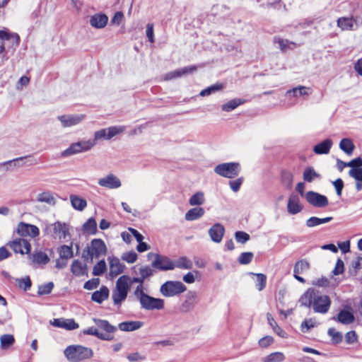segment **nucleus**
Instances as JSON below:
<instances>
[{
	"label": "nucleus",
	"mask_w": 362,
	"mask_h": 362,
	"mask_svg": "<svg viewBox=\"0 0 362 362\" xmlns=\"http://www.w3.org/2000/svg\"><path fill=\"white\" fill-rule=\"evenodd\" d=\"M109 289L106 286H102L100 290L95 291L91 299L98 303H101L108 298Z\"/></svg>",
	"instance_id": "obj_34"
},
{
	"label": "nucleus",
	"mask_w": 362,
	"mask_h": 362,
	"mask_svg": "<svg viewBox=\"0 0 362 362\" xmlns=\"http://www.w3.org/2000/svg\"><path fill=\"white\" fill-rule=\"evenodd\" d=\"M1 346L3 349H8L14 342V337L11 334H4L0 338Z\"/></svg>",
	"instance_id": "obj_56"
},
{
	"label": "nucleus",
	"mask_w": 362,
	"mask_h": 362,
	"mask_svg": "<svg viewBox=\"0 0 362 362\" xmlns=\"http://www.w3.org/2000/svg\"><path fill=\"white\" fill-rule=\"evenodd\" d=\"M274 341L273 337L267 335L261 338L258 341V345L263 349L269 347Z\"/></svg>",
	"instance_id": "obj_59"
},
{
	"label": "nucleus",
	"mask_w": 362,
	"mask_h": 362,
	"mask_svg": "<svg viewBox=\"0 0 362 362\" xmlns=\"http://www.w3.org/2000/svg\"><path fill=\"white\" fill-rule=\"evenodd\" d=\"M205 211L202 207H194L190 209L185 215V218L188 221L197 220L202 217Z\"/></svg>",
	"instance_id": "obj_32"
},
{
	"label": "nucleus",
	"mask_w": 362,
	"mask_h": 362,
	"mask_svg": "<svg viewBox=\"0 0 362 362\" xmlns=\"http://www.w3.org/2000/svg\"><path fill=\"white\" fill-rule=\"evenodd\" d=\"M57 250L61 259H68L74 256L72 243L70 245H62Z\"/></svg>",
	"instance_id": "obj_43"
},
{
	"label": "nucleus",
	"mask_w": 362,
	"mask_h": 362,
	"mask_svg": "<svg viewBox=\"0 0 362 362\" xmlns=\"http://www.w3.org/2000/svg\"><path fill=\"white\" fill-rule=\"evenodd\" d=\"M78 327V325L73 319H64L62 328L66 330H74Z\"/></svg>",
	"instance_id": "obj_62"
},
{
	"label": "nucleus",
	"mask_w": 362,
	"mask_h": 362,
	"mask_svg": "<svg viewBox=\"0 0 362 362\" xmlns=\"http://www.w3.org/2000/svg\"><path fill=\"white\" fill-rule=\"evenodd\" d=\"M274 42L279 45V49L282 52H286L287 50L292 49L296 47V44L295 42L279 37H275L274 38Z\"/></svg>",
	"instance_id": "obj_36"
},
{
	"label": "nucleus",
	"mask_w": 362,
	"mask_h": 362,
	"mask_svg": "<svg viewBox=\"0 0 362 362\" xmlns=\"http://www.w3.org/2000/svg\"><path fill=\"white\" fill-rule=\"evenodd\" d=\"M64 354L68 361L78 362L90 358L93 355V351L91 349L81 345H71L64 349Z\"/></svg>",
	"instance_id": "obj_3"
},
{
	"label": "nucleus",
	"mask_w": 362,
	"mask_h": 362,
	"mask_svg": "<svg viewBox=\"0 0 362 362\" xmlns=\"http://www.w3.org/2000/svg\"><path fill=\"white\" fill-rule=\"evenodd\" d=\"M16 232L21 236L35 237L39 234V229L34 225L21 223L17 227Z\"/></svg>",
	"instance_id": "obj_20"
},
{
	"label": "nucleus",
	"mask_w": 362,
	"mask_h": 362,
	"mask_svg": "<svg viewBox=\"0 0 362 362\" xmlns=\"http://www.w3.org/2000/svg\"><path fill=\"white\" fill-rule=\"evenodd\" d=\"M337 24L342 30H354L362 25V18L341 17L337 19Z\"/></svg>",
	"instance_id": "obj_11"
},
{
	"label": "nucleus",
	"mask_w": 362,
	"mask_h": 362,
	"mask_svg": "<svg viewBox=\"0 0 362 362\" xmlns=\"http://www.w3.org/2000/svg\"><path fill=\"white\" fill-rule=\"evenodd\" d=\"M84 334L93 335L102 340L110 341L112 338L109 335H104L103 333L100 332L97 328L91 327L83 330Z\"/></svg>",
	"instance_id": "obj_47"
},
{
	"label": "nucleus",
	"mask_w": 362,
	"mask_h": 362,
	"mask_svg": "<svg viewBox=\"0 0 362 362\" xmlns=\"http://www.w3.org/2000/svg\"><path fill=\"white\" fill-rule=\"evenodd\" d=\"M137 257V254L134 251L124 252L121 256V259L129 264L134 263Z\"/></svg>",
	"instance_id": "obj_57"
},
{
	"label": "nucleus",
	"mask_w": 362,
	"mask_h": 362,
	"mask_svg": "<svg viewBox=\"0 0 362 362\" xmlns=\"http://www.w3.org/2000/svg\"><path fill=\"white\" fill-rule=\"evenodd\" d=\"M89 22L92 27L100 29L106 26L108 18L105 14L96 13L90 17Z\"/></svg>",
	"instance_id": "obj_25"
},
{
	"label": "nucleus",
	"mask_w": 362,
	"mask_h": 362,
	"mask_svg": "<svg viewBox=\"0 0 362 362\" xmlns=\"http://www.w3.org/2000/svg\"><path fill=\"white\" fill-rule=\"evenodd\" d=\"M311 93V89L309 87L299 86L292 89L288 90L286 95L288 97L298 98L299 96L308 95Z\"/></svg>",
	"instance_id": "obj_30"
},
{
	"label": "nucleus",
	"mask_w": 362,
	"mask_h": 362,
	"mask_svg": "<svg viewBox=\"0 0 362 362\" xmlns=\"http://www.w3.org/2000/svg\"><path fill=\"white\" fill-rule=\"evenodd\" d=\"M69 198L72 207L76 210L81 211L87 206L86 200L78 195L71 194Z\"/></svg>",
	"instance_id": "obj_33"
},
{
	"label": "nucleus",
	"mask_w": 362,
	"mask_h": 362,
	"mask_svg": "<svg viewBox=\"0 0 362 362\" xmlns=\"http://www.w3.org/2000/svg\"><path fill=\"white\" fill-rule=\"evenodd\" d=\"M309 263L307 261L299 260L294 265L293 274H303L305 271H307L309 269Z\"/></svg>",
	"instance_id": "obj_51"
},
{
	"label": "nucleus",
	"mask_w": 362,
	"mask_h": 362,
	"mask_svg": "<svg viewBox=\"0 0 362 362\" xmlns=\"http://www.w3.org/2000/svg\"><path fill=\"white\" fill-rule=\"evenodd\" d=\"M197 294L194 291H189L186 295L185 300L182 303L180 307V310L182 313H188L192 310L196 304Z\"/></svg>",
	"instance_id": "obj_21"
},
{
	"label": "nucleus",
	"mask_w": 362,
	"mask_h": 362,
	"mask_svg": "<svg viewBox=\"0 0 362 362\" xmlns=\"http://www.w3.org/2000/svg\"><path fill=\"white\" fill-rule=\"evenodd\" d=\"M187 287L179 281H167L163 284L159 289L161 295L166 298L174 297L184 293Z\"/></svg>",
	"instance_id": "obj_5"
},
{
	"label": "nucleus",
	"mask_w": 362,
	"mask_h": 362,
	"mask_svg": "<svg viewBox=\"0 0 362 362\" xmlns=\"http://www.w3.org/2000/svg\"><path fill=\"white\" fill-rule=\"evenodd\" d=\"M305 198L310 205L317 208H324L329 204V201L326 196L313 191L308 192L305 194Z\"/></svg>",
	"instance_id": "obj_12"
},
{
	"label": "nucleus",
	"mask_w": 362,
	"mask_h": 362,
	"mask_svg": "<svg viewBox=\"0 0 362 362\" xmlns=\"http://www.w3.org/2000/svg\"><path fill=\"white\" fill-rule=\"evenodd\" d=\"M53 236L59 240H66L70 238L69 226L65 223L57 221L52 225Z\"/></svg>",
	"instance_id": "obj_14"
},
{
	"label": "nucleus",
	"mask_w": 362,
	"mask_h": 362,
	"mask_svg": "<svg viewBox=\"0 0 362 362\" xmlns=\"http://www.w3.org/2000/svg\"><path fill=\"white\" fill-rule=\"evenodd\" d=\"M197 70L196 66H189L179 69L170 72L165 74L163 76L165 81L172 80L176 78H179L183 75H186L189 73H192Z\"/></svg>",
	"instance_id": "obj_22"
},
{
	"label": "nucleus",
	"mask_w": 362,
	"mask_h": 362,
	"mask_svg": "<svg viewBox=\"0 0 362 362\" xmlns=\"http://www.w3.org/2000/svg\"><path fill=\"white\" fill-rule=\"evenodd\" d=\"M107 262L109 263V276L115 278L119 274L123 273L125 269V265L120 261V259L113 255L107 257Z\"/></svg>",
	"instance_id": "obj_16"
},
{
	"label": "nucleus",
	"mask_w": 362,
	"mask_h": 362,
	"mask_svg": "<svg viewBox=\"0 0 362 362\" xmlns=\"http://www.w3.org/2000/svg\"><path fill=\"white\" fill-rule=\"evenodd\" d=\"M19 37L17 34L11 33L7 30H0V53L6 49H13L18 46Z\"/></svg>",
	"instance_id": "obj_9"
},
{
	"label": "nucleus",
	"mask_w": 362,
	"mask_h": 362,
	"mask_svg": "<svg viewBox=\"0 0 362 362\" xmlns=\"http://www.w3.org/2000/svg\"><path fill=\"white\" fill-rule=\"evenodd\" d=\"M339 148L348 156H351L355 148L353 141L350 139H342L339 142Z\"/></svg>",
	"instance_id": "obj_38"
},
{
	"label": "nucleus",
	"mask_w": 362,
	"mask_h": 362,
	"mask_svg": "<svg viewBox=\"0 0 362 362\" xmlns=\"http://www.w3.org/2000/svg\"><path fill=\"white\" fill-rule=\"evenodd\" d=\"M124 130L125 127L124 126H112L108 128L101 129L95 132L93 140H95V144L99 140H110L114 136L122 133Z\"/></svg>",
	"instance_id": "obj_10"
},
{
	"label": "nucleus",
	"mask_w": 362,
	"mask_h": 362,
	"mask_svg": "<svg viewBox=\"0 0 362 362\" xmlns=\"http://www.w3.org/2000/svg\"><path fill=\"white\" fill-rule=\"evenodd\" d=\"M95 145V140H93V139L75 142L71 144L66 150L63 151L62 152V156L67 157L74 154L86 152L93 148Z\"/></svg>",
	"instance_id": "obj_6"
},
{
	"label": "nucleus",
	"mask_w": 362,
	"mask_h": 362,
	"mask_svg": "<svg viewBox=\"0 0 362 362\" xmlns=\"http://www.w3.org/2000/svg\"><path fill=\"white\" fill-rule=\"evenodd\" d=\"M284 355L281 352H274L262 358L263 362H280L284 361Z\"/></svg>",
	"instance_id": "obj_50"
},
{
	"label": "nucleus",
	"mask_w": 362,
	"mask_h": 362,
	"mask_svg": "<svg viewBox=\"0 0 362 362\" xmlns=\"http://www.w3.org/2000/svg\"><path fill=\"white\" fill-rule=\"evenodd\" d=\"M129 276L122 275L116 281L115 287L112 292V300L113 304L117 307H120L122 303L126 300L129 291L128 285Z\"/></svg>",
	"instance_id": "obj_2"
},
{
	"label": "nucleus",
	"mask_w": 362,
	"mask_h": 362,
	"mask_svg": "<svg viewBox=\"0 0 362 362\" xmlns=\"http://www.w3.org/2000/svg\"><path fill=\"white\" fill-rule=\"evenodd\" d=\"M127 358L131 362H139L146 359V356L140 354L139 352L129 354L127 355Z\"/></svg>",
	"instance_id": "obj_64"
},
{
	"label": "nucleus",
	"mask_w": 362,
	"mask_h": 362,
	"mask_svg": "<svg viewBox=\"0 0 362 362\" xmlns=\"http://www.w3.org/2000/svg\"><path fill=\"white\" fill-rule=\"evenodd\" d=\"M349 175L356 180V189L358 192L362 190V168L350 169Z\"/></svg>",
	"instance_id": "obj_35"
},
{
	"label": "nucleus",
	"mask_w": 362,
	"mask_h": 362,
	"mask_svg": "<svg viewBox=\"0 0 362 362\" xmlns=\"http://www.w3.org/2000/svg\"><path fill=\"white\" fill-rule=\"evenodd\" d=\"M332 146V140L330 139H326L314 146L313 151L317 155L328 154Z\"/></svg>",
	"instance_id": "obj_26"
},
{
	"label": "nucleus",
	"mask_w": 362,
	"mask_h": 362,
	"mask_svg": "<svg viewBox=\"0 0 362 362\" xmlns=\"http://www.w3.org/2000/svg\"><path fill=\"white\" fill-rule=\"evenodd\" d=\"M135 298L139 300L141 308L146 310H163L165 306L163 299L152 297L144 291L139 293Z\"/></svg>",
	"instance_id": "obj_4"
},
{
	"label": "nucleus",
	"mask_w": 362,
	"mask_h": 362,
	"mask_svg": "<svg viewBox=\"0 0 362 362\" xmlns=\"http://www.w3.org/2000/svg\"><path fill=\"white\" fill-rule=\"evenodd\" d=\"M332 217L318 218L312 216L306 221V226L308 228H313L321 224L327 223L332 220Z\"/></svg>",
	"instance_id": "obj_41"
},
{
	"label": "nucleus",
	"mask_w": 362,
	"mask_h": 362,
	"mask_svg": "<svg viewBox=\"0 0 362 362\" xmlns=\"http://www.w3.org/2000/svg\"><path fill=\"white\" fill-rule=\"evenodd\" d=\"M224 233L225 228L222 224L219 223L214 224L209 229V235L211 238V240L216 243H219L222 241Z\"/></svg>",
	"instance_id": "obj_19"
},
{
	"label": "nucleus",
	"mask_w": 362,
	"mask_h": 362,
	"mask_svg": "<svg viewBox=\"0 0 362 362\" xmlns=\"http://www.w3.org/2000/svg\"><path fill=\"white\" fill-rule=\"evenodd\" d=\"M253 257L252 252H243L238 257V261L242 264H247L251 262Z\"/></svg>",
	"instance_id": "obj_60"
},
{
	"label": "nucleus",
	"mask_w": 362,
	"mask_h": 362,
	"mask_svg": "<svg viewBox=\"0 0 362 362\" xmlns=\"http://www.w3.org/2000/svg\"><path fill=\"white\" fill-rule=\"evenodd\" d=\"M293 174L290 171L283 170L281 172V182L286 187H291L293 184Z\"/></svg>",
	"instance_id": "obj_52"
},
{
	"label": "nucleus",
	"mask_w": 362,
	"mask_h": 362,
	"mask_svg": "<svg viewBox=\"0 0 362 362\" xmlns=\"http://www.w3.org/2000/svg\"><path fill=\"white\" fill-rule=\"evenodd\" d=\"M106 269L107 265L105 261L101 259L93 267L92 273L94 276H100L106 271Z\"/></svg>",
	"instance_id": "obj_53"
},
{
	"label": "nucleus",
	"mask_w": 362,
	"mask_h": 362,
	"mask_svg": "<svg viewBox=\"0 0 362 362\" xmlns=\"http://www.w3.org/2000/svg\"><path fill=\"white\" fill-rule=\"evenodd\" d=\"M8 245L16 253L30 254L31 245L30 243L23 238L16 239L8 243Z\"/></svg>",
	"instance_id": "obj_18"
},
{
	"label": "nucleus",
	"mask_w": 362,
	"mask_h": 362,
	"mask_svg": "<svg viewBox=\"0 0 362 362\" xmlns=\"http://www.w3.org/2000/svg\"><path fill=\"white\" fill-rule=\"evenodd\" d=\"M223 88V85L220 83L214 84L211 86H209L199 93V95L202 97H205L211 95L216 92L221 90Z\"/></svg>",
	"instance_id": "obj_49"
},
{
	"label": "nucleus",
	"mask_w": 362,
	"mask_h": 362,
	"mask_svg": "<svg viewBox=\"0 0 362 362\" xmlns=\"http://www.w3.org/2000/svg\"><path fill=\"white\" fill-rule=\"evenodd\" d=\"M154 256L155 259L151 263L153 267L163 271L175 269L174 262L169 257L158 254L154 255Z\"/></svg>",
	"instance_id": "obj_15"
},
{
	"label": "nucleus",
	"mask_w": 362,
	"mask_h": 362,
	"mask_svg": "<svg viewBox=\"0 0 362 362\" xmlns=\"http://www.w3.org/2000/svg\"><path fill=\"white\" fill-rule=\"evenodd\" d=\"M303 206L300 203L299 197L296 194L289 197L287 204V211L288 214L294 215L300 212Z\"/></svg>",
	"instance_id": "obj_23"
},
{
	"label": "nucleus",
	"mask_w": 362,
	"mask_h": 362,
	"mask_svg": "<svg viewBox=\"0 0 362 362\" xmlns=\"http://www.w3.org/2000/svg\"><path fill=\"white\" fill-rule=\"evenodd\" d=\"M267 319L274 332H275L281 337H286V333L278 325L273 316L270 313L267 314Z\"/></svg>",
	"instance_id": "obj_37"
},
{
	"label": "nucleus",
	"mask_w": 362,
	"mask_h": 362,
	"mask_svg": "<svg viewBox=\"0 0 362 362\" xmlns=\"http://www.w3.org/2000/svg\"><path fill=\"white\" fill-rule=\"evenodd\" d=\"M333 320H337L343 325H350L354 322L355 317L351 312L346 310H341L336 317H333Z\"/></svg>",
	"instance_id": "obj_28"
},
{
	"label": "nucleus",
	"mask_w": 362,
	"mask_h": 362,
	"mask_svg": "<svg viewBox=\"0 0 362 362\" xmlns=\"http://www.w3.org/2000/svg\"><path fill=\"white\" fill-rule=\"evenodd\" d=\"M245 103L244 100L235 98L221 105V110L224 112H230Z\"/></svg>",
	"instance_id": "obj_40"
},
{
	"label": "nucleus",
	"mask_w": 362,
	"mask_h": 362,
	"mask_svg": "<svg viewBox=\"0 0 362 362\" xmlns=\"http://www.w3.org/2000/svg\"><path fill=\"white\" fill-rule=\"evenodd\" d=\"M240 171L239 163H224L218 164L214 168V172L222 177L227 178H233L236 177Z\"/></svg>",
	"instance_id": "obj_7"
},
{
	"label": "nucleus",
	"mask_w": 362,
	"mask_h": 362,
	"mask_svg": "<svg viewBox=\"0 0 362 362\" xmlns=\"http://www.w3.org/2000/svg\"><path fill=\"white\" fill-rule=\"evenodd\" d=\"M144 279H143V278L141 276H138V277H130L129 276V281H128V285L130 286V284H133V283H136L138 284V285L136 286V287L135 288V289L134 290V292H133V294L134 296H137L139 293H142L144 291Z\"/></svg>",
	"instance_id": "obj_39"
},
{
	"label": "nucleus",
	"mask_w": 362,
	"mask_h": 362,
	"mask_svg": "<svg viewBox=\"0 0 362 362\" xmlns=\"http://www.w3.org/2000/svg\"><path fill=\"white\" fill-rule=\"evenodd\" d=\"M329 336L334 344H339L342 341L343 336L341 332L337 331L334 328H329L327 331Z\"/></svg>",
	"instance_id": "obj_58"
},
{
	"label": "nucleus",
	"mask_w": 362,
	"mask_h": 362,
	"mask_svg": "<svg viewBox=\"0 0 362 362\" xmlns=\"http://www.w3.org/2000/svg\"><path fill=\"white\" fill-rule=\"evenodd\" d=\"M71 271L76 276H88L86 264L78 259H75L72 262Z\"/></svg>",
	"instance_id": "obj_24"
},
{
	"label": "nucleus",
	"mask_w": 362,
	"mask_h": 362,
	"mask_svg": "<svg viewBox=\"0 0 362 362\" xmlns=\"http://www.w3.org/2000/svg\"><path fill=\"white\" fill-rule=\"evenodd\" d=\"M320 175L317 173L313 168L308 167L304 170L303 180L305 182H311L315 179H320Z\"/></svg>",
	"instance_id": "obj_45"
},
{
	"label": "nucleus",
	"mask_w": 362,
	"mask_h": 362,
	"mask_svg": "<svg viewBox=\"0 0 362 362\" xmlns=\"http://www.w3.org/2000/svg\"><path fill=\"white\" fill-rule=\"evenodd\" d=\"M235 238L237 242L244 244L250 239V235L245 232L237 231Z\"/></svg>",
	"instance_id": "obj_63"
},
{
	"label": "nucleus",
	"mask_w": 362,
	"mask_h": 362,
	"mask_svg": "<svg viewBox=\"0 0 362 362\" xmlns=\"http://www.w3.org/2000/svg\"><path fill=\"white\" fill-rule=\"evenodd\" d=\"M175 268L182 269H191L193 267L192 262L187 257H180L174 262Z\"/></svg>",
	"instance_id": "obj_42"
},
{
	"label": "nucleus",
	"mask_w": 362,
	"mask_h": 362,
	"mask_svg": "<svg viewBox=\"0 0 362 362\" xmlns=\"http://www.w3.org/2000/svg\"><path fill=\"white\" fill-rule=\"evenodd\" d=\"M256 276V284L255 286L258 291H262L264 288L267 282V276L264 274H253Z\"/></svg>",
	"instance_id": "obj_54"
},
{
	"label": "nucleus",
	"mask_w": 362,
	"mask_h": 362,
	"mask_svg": "<svg viewBox=\"0 0 362 362\" xmlns=\"http://www.w3.org/2000/svg\"><path fill=\"white\" fill-rule=\"evenodd\" d=\"M205 202L204 193L197 192L194 194L189 199V204L191 206H201Z\"/></svg>",
	"instance_id": "obj_46"
},
{
	"label": "nucleus",
	"mask_w": 362,
	"mask_h": 362,
	"mask_svg": "<svg viewBox=\"0 0 362 362\" xmlns=\"http://www.w3.org/2000/svg\"><path fill=\"white\" fill-rule=\"evenodd\" d=\"M83 231L86 233L94 235L97 231V223L93 218H88L83 225Z\"/></svg>",
	"instance_id": "obj_44"
},
{
	"label": "nucleus",
	"mask_w": 362,
	"mask_h": 362,
	"mask_svg": "<svg viewBox=\"0 0 362 362\" xmlns=\"http://www.w3.org/2000/svg\"><path fill=\"white\" fill-rule=\"evenodd\" d=\"M144 325L141 321H125L118 325V328L123 332H133L140 329Z\"/></svg>",
	"instance_id": "obj_29"
},
{
	"label": "nucleus",
	"mask_w": 362,
	"mask_h": 362,
	"mask_svg": "<svg viewBox=\"0 0 362 362\" xmlns=\"http://www.w3.org/2000/svg\"><path fill=\"white\" fill-rule=\"evenodd\" d=\"M86 118L84 114L64 115L58 117L64 127H71L80 124Z\"/></svg>",
	"instance_id": "obj_17"
},
{
	"label": "nucleus",
	"mask_w": 362,
	"mask_h": 362,
	"mask_svg": "<svg viewBox=\"0 0 362 362\" xmlns=\"http://www.w3.org/2000/svg\"><path fill=\"white\" fill-rule=\"evenodd\" d=\"M99 186L110 189H118L122 186L120 179L113 173H108L105 176L98 179Z\"/></svg>",
	"instance_id": "obj_13"
},
{
	"label": "nucleus",
	"mask_w": 362,
	"mask_h": 362,
	"mask_svg": "<svg viewBox=\"0 0 362 362\" xmlns=\"http://www.w3.org/2000/svg\"><path fill=\"white\" fill-rule=\"evenodd\" d=\"M299 303L301 306L312 308L317 313H327L331 306V299L327 295L320 293V291L310 288L300 297Z\"/></svg>",
	"instance_id": "obj_1"
},
{
	"label": "nucleus",
	"mask_w": 362,
	"mask_h": 362,
	"mask_svg": "<svg viewBox=\"0 0 362 362\" xmlns=\"http://www.w3.org/2000/svg\"><path fill=\"white\" fill-rule=\"evenodd\" d=\"M317 326V322L315 319L309 318L305 320L300 325V330L305 333L308 332L310 329Z\"/></svg>",
	"instance_id": "obj_55"
},
{
	"label": "nucleus",
	"mask_w": 362,
	"mask_h": 362,
	"mask_svg": "<svg viewBox=\"0 0 362 362\" xmlns=\"http://www.w3.org/2000/svg\"><path fill=\"white\" fill-rule=\"evenodd\" d=\"M153 269L149 266H143L139 268V274L143 279H146L153 275Z\"/></svg>",
	"instance_id": "obj_61"
},
{
	"label": "nucleus",
	"mask_w": 362,
	"mask_h": 362,
	"mask_svg": "<svg viewBox=\"0 0 362 362\" xmlns=\"http://www.w3.org/2000/svg\"><path fill=\"white\" fill-rule=\"evenodd\" d=\"M13 280L16 281L17 286L21 289L28 291L31 287V281L28 276L23 278H16L13 279Z\"/></svg>",
	"instance_id": "obj_48"
},
{
	"label": "nucleus",
	"mask_w": 362,
	"mask_h": 362,
	"mask_svg": "<svg viewBox=\"0 0 362 362\" xmlns=\"http://www.w3.org/2000/svg\"><path fill=\"white\" fill-rule=\"evenodd\" d=\"M107 251L105 242L100 238H95L91 240L86 247L87 255L92 260L106 255Z\"/></svg>",
	"instance_id": "obj_8"
},
{
	"label": "nucleus",
	"mask_w": 362,
	"mask_h": 362,
	"mask_svg": "<svg viewBox=\"0 0 362 362\" xmlns=\"http://www.w3.org/2000/svg\"><path fill=\"white\" fill-rule=\"evenodd\" d=\"M93 320L100 329L105 332L103 333L104 335H109L112 339H113L112 333L117 330V327L111 325L108 321L105 320L93 318Z\"/></svg>",
	"instance_id": "obj_27"
},
{
	"label": "nucleus",
	"mask_w": 362,
	"mask_h": 362,
	"mask_svg": "<svg viewBox=\"0 0 362 362\" xmlns=\"http://www.w3.org/2000/svg\"><path fill=\"white\" fill-rule=\"evenodd\" d=\"M32 163L31 157L18 158L5 163L4 165L8 170H11L16 167H20L25 165H30Z\"/></svg>",
	"instance_id": "obj_31"
}]
</instances>
